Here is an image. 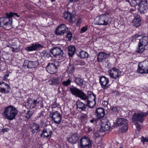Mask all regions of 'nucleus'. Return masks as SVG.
<instances>
[{
  "mask_svg": "<svg viewBox=\"0 0 148 148\" xmlns=\"http://www.w3.org/2000/svg\"><path fill=\"white\" fill-rule=\"evenodd\" d=\"M18 113L17 108L13 106L10 105L5 108L2 115L5 119L11 121L15 119Z\"/></svg>",
  "mask_w": 148,
  "mask_h": 148,
  "instance_id": "1",
  "label": "nucleus"
},
{
  "mask_svg": "<svg viewBox=\"0 0 148 148\" xmlns=\"http://www.w3.org/2000/svg\"><path fill=\"white\" fill-rule=\"evenodd\" d=\"M112 20L108 14H103L97 16L95 19V23L98 25H106L110 24Z\"/></svg>",
  "mask_w": 148,
  "mask_h": 148,
  "instance_id": "2",
  "label": "nucleus"
},
{
  "mask_svg": "<svg viewBox=\"0 0 148 148\" xmlns=\"http://www.w3.org/2000/svg\"><path fill=\"white\" fill-rule=\"evenodd\" d=\"M12 18L9 16L0 17V27L5 30L11 29L13 26L12 25Z\"/></svg>",
  "mask_w": 148,
  "mask_h": 148,
  "instance_id": "3",
  "label": "nucleus"
},
{
  "mask_svg": "<svg viewBox=\"0 0 148 148\" xmlns=\"http://www.w3.org/2000/svg\"><path fill=\"white\" fill-rule=\"evenodd\" d=\"M78 144L80 148H90L92 143L91 140L88 137L84 136L80 138Z\"/></svg>",
  "mask_w": 148,
  "mask_h": 148,
  "instance_id": "4",
  "label": "nucleus"
},
{
  "mask_svg": "<svg viewBox=\"0 0 148 148\" xmlns=\"http://www.w3.org/2000/svg\"><path fill=\"white\" fill-rule=\"evenodd\" d=\"M59 62L58 61H54L53 63H49L46 67L47 71L51 74H54L58 71L59 67Z\"/></svg>",
  "mask_w": 148,
  "mask_h": 148,
  "instance_id": "5",
  "label": "nucleus"
},
{
  "mask_svg": "<svg viewBox=\"0 0 148 148\" xmlns=\"http://www.w3.org/2000/svg\"><path fill=\"white\" fill-rule=\"evenodd\" d=\"M137 72L141 73H148V61H145L139 63Z\"/></svg>",
  "mask_w": 148,
  "mask_h": 148,
  "instance_id": "6",
  "label": "nucleus"
},
{
  "mask_svg": "<svg viewBox=\"0 0 148 148\" xmlns=\"http://www.w3.org/2000/svg\"><path fill=\"white\" fill-rule=\"evenodd\" d=\"M148 115V112H141L140 113H134L132 117V120L134 122L139 121L140 123L143 122L144 117Z\"/></svg>",
  "mask_w": 148,
  "mask_h": 148,
  "instance_id": "7",
  "label": "nucleus"
},
{
  "mask_svg": "<svg viewBox=\"0 0 148 148\" xmlns=\"http://www.w3.org/2000/svg\"><path fill=\"white\" fill-rule=\"evenodd\" d=\"M138 10L141 14H144L148 10V3L147 0H141L138 5Z\"/></svg>",
  "mask_w": 148,
  "mask_h": 148,
  "instance_id": "8",
  "label": "nucleus"
},
{
  "mask_svg": "<svg viewBox=\"0 0 148 148\" xmlns=\"http://www.w3.org/2000/svg\"><path fill=\"white\" fill-rule=\"evenodd\" d=\"M50 117L56 124H59L62 119L61 115L59 112L56 111L50 114Z\"/></svg>",
  "mask_w": 148,
  "mask_h": 148,
  "instance_id": "9",
  "label": "nucleus"
},
{
  "mask_svg": "<svg viewBox=\"0 0 148 148\" xmlns=\"http://www.w3.org/2000/svg\"><path fill=\"white\" fill-rule=\"evenodd\" d=\"M50 53L53 55L55 58H60L63 55V51L60 47H54L51 49Z\"/></svg>",
  "mask_w": 148,
  "mask_h": 148,
  "instance_id": "10",
  "label": "nucleus"
},
{
  "mask_svg": "<svg viewBox=\"0 0 148 148\" xmlns=\"http://www.w3.org/2000/svg\"><path fill=\"white\" fill-rule=\"evenodd\" d=\"M68 29L64 24H62L56 28L55 31V34L57 35H62L68 31Z\"/></svg>",
  "mask_w": 148,
  "mask_h": 148,
  "instance_id": "11",
  "label": "nucleus"
},
{
  "mask_svg": "<svg viewBox=\"0 0 148 148\" xmlns=\"http://www.w3.org/2000/svg\"><path fill=\"white\" fill-rule=\"evenodd\" d=\"M119 70L115 67H113L108 71V75L112 79H116L119 78L120 75L119 73Z\"/></svg>",
  "mask_w": 148,
  "mask_h": 148,
  "instance_id": "12",
  "label": "nucleus"
},
{
  "mask_svg": "<svg viewBox=\"0 0 148 148\" xmlns=\"http://www.w3.org/2000/svg\"><path fill=\"white\" fill-rule=\"evenodd\" d=\"M79 136L77 132L72 133L70 134V136L68 137L67 141L69 143L71 144H75L79 142Z\"/></svg>",
  "mask_w": 148,
  "mask_h": 148,
  "instance_id": "13",
  "label": "nucleus"
},
{
  "mask_svg": "<svg viewBox=\"0 0 148 148\" xmlns=\"http://www.w3.org/2000/svg\"><path fill=\"white\" fill-rule=\"evenodd\" d=\"M39 64L37 59L34 61L25 60L23 64V66H27L28 68L29 69L35 68Z\"/></svg>",
  "mask_w": 148,
  "mask_h": 148,
  "instance_id": "14",
  "label": "nucleus"
},
{
  "mask_svg": "<svg viewBox=\"0 0 148 148\" xmlns=\"http://www.w3.org/2000/svg\"><path fill=\"white\" fill-rule=\"evenodd\" d=\"M10 90V86L4 82H0V92L4 94L9 92Z\"/></svg>",
  "mask_w": 148,
  "mask_h": 148,
  "instance_id": "15",
  "label": "nucleus"
},
{
  "mask_svg": "<svg viewBox=\"0 0 148 148\" xmlns=\"http://www.w3.org/2000/svg\"><path fill=\"white\" fill-rule=\"evenodd\" d=\"M110 56L109 54L104 52H101L99 53L97 56V60L98 62H107L108 60L107 59L108 57Z\"/></svg>",
  "mask_w": 148,
  "mask_h": 148,
  "instance_id": "16",
  "label": "nucleus"
},
{
  "mask_svg": "<svg viewBox=\"0 0 148 148\" xmlns=\"http://www.w3.org/2000/svg\"><path fill=\"white\" fill-rule=\"evenodd\" d=\"M53 132L52 130L48 128H44L40 134V136L44 138H46L50 139L51 137Z\"/></svg>",
  "mask_w": 148,
  "mask_h": 148,
  "instance_id": "17",
  "label": "nucleus"
},
{
  "mask_svg": "<svg viewBox=\"0 0 148 148\" xmlns=\"http://www.w3.org/2000/svg\"><path fill=\"white\" fill-rule=\"evenodd\" d=\"M109 80L108 78L105 76H101L99 79V82L102 88L104 89L108 88V84L109 82Z\"/></svg>",
  "mask_w": 148,
  "mask_h": 148,
  "instance_id": "18",
  "label": "nucleus"
},
{
  "mask_svg": "<svg viewBox=\"0 0 148 148\" xmlns=\"http://www.w3.org/2000/svg\"><path fill=\"white\" fill-rule=\"evenodd\" d=\"M96 117L99 120H101L104 116L105 112L104 109L101 108H97L95 111Z\"/></svg>",
  "mask_w": 148,
  "mask_h": 148,
  "instance_id": "19",
  "label": "nucleus"
},
{
  "mask_svg": "<svg viewBox=\"0 0 148 148\" xmlns=\"http://www.w3.org/2000/svg\"><path fill=\"white\" fill-rule=\"evenodd\" d=\"M134 18L132 23L134 26L136 28L140 27L141 24V19L139 15L135 14L134 15Z\"/></svg>",
  "mask_w": 148,
  "mask_h": 148,
  "instance_id": "20",
  "label": "nucleus"
},
{
  "mask_svg": "<svg viewBox=\"0 0 148 148\" xmlns=\"http://www.w3.org/2000/svg\"><path fill=\"white\" fill-rule=\"evenodd\" d=\"M43 47V46L38 43H33L31 45V46L25 47V50L27 51H30L36 50L38 49L42 48Z\"/></svg>",
  "mask_w": 148,
  "mask_h": 148,
  "instance_id": "21",
  "label": "nucleus"
},
{
  "mask_svg": "<svg viewBox=\"0 0 148 148\" xmlns=\"http://www.w3.org/2000/svg\"><path fill=\"white\" fill-rule=\"evenodd\" d=\"M63 16L71 23H73L75 21V19L74 20V16L68 11L65 12Z\"/></svg>",
  "mask_w": 148,
  "mask_h": 148,
  "instance_id": "22",
  "label": "nucleus"
},
{
  "mask_svg": "<svg viewBox=\"0 0 148 148\" xmlns=\"http://www.w3.org/2000/svg\"><path fill=\"white\" fill-rule=\"evenodd\" d=\"M104 120L102 121L101 124V130L104 132L109 130L110 128V123L108 121H104Z\"/></svg>",
  "mask_w": 148,
  "mask_h": 148,
  "instance_id": "23",
  "label": "nucleus"
},
{
  "mask_svg": "<svg viewBox=\"0 0 148 148\" xmlns=\"http://www.w3.org/2000/svg\"><path fill=\"white\" fill-rule=\"evenodd\" d=\"M76 105L77 109L79 112L86 111V106L85 103H84L78 100L76 103Z\"/></svg>",
  "mask_w": 148,
  "mask_h": 148,
  "instance_id": "24",
  "label": "nucleus"
},
{
  "mask_svg": "<svg viewBox=\"0 0 148 148\" xmlns=\"http://www.w3.org/2000/svg\"><path fill=\"white\" fill-rule=\"evenodd\" d=\"M30 128L31 132L33 134L37 133L40 131V125L36 123H33L30 126Z\"/></svg>",
  "mask_w": 148,
  "mask_h": 148,
  "instance_id": "25",
  "label": "nucleus"
},
{
  "mask_svg": "<svg viewBox=\"0 0 148 148\" xmlns=\"http://www.w3.org/2000/svg\"><path fill=\"white\" fill-rule=\"evenodd\" d=\"M62 78L61 77H53L49 81V83L51 85H57L60 84L62 82Z\"/></svg>",
  "mask_w": 148,
  "mask_h": 148,
  "instance_id": "26",
  "label": "nucleus"
},
{
  "mask_svg": "<svg viewBox=\"0 0 148 148\" xmlns=\"http://www.w3.org/2000/svg\"><path fill=\"white\" fill-rule=\"evenodd\" d=\"M69 89L71 93L76 97H77L81 90L73 86H70Z\"/></svg>",
  "mask_w": 148,
  "mask_h": 148,
  "instance_id": "27",
  "label": "nucleus"
},
{
  "mask_svg": "<svg viewBox=\"0 0 148 148\" xmlns=\"http://www.w3.org/2000/svg\"><path fill=\"white\" fill-rule=\"evenodd\" d=\"M39 100L38 99H34L32 100V102L31 103H27V105L26 106L28 108L33 109L36 107L39 104Z\"/></svg>",
  "mask_w": 148,
  "mask_h": 148,
  "instance_id": "28",
  "label": "nucleus"
},
{
  "mask_svg": "<svg viewBox=\"0 0 148 148\" xmlns=\"http://www.w3.org/2000/svg\"><path fill=\"white\" fill-rule=\"evenodd\" d=\"M127 124V121L124 118H119L117 119L116 124V126L120 125H124Z\"/></svg>",
  "mask_w": 148,
  "mask_h": 148,
  "instance_id": "29",
  "label": "nucleus"
},
{
  "mask_svg": "<svg viewBox=\"0 0 148 148\" xmlns=\"http://www.w3.org/2000/svg\"><path fill=\"white\" fill-rule=\"evenodd\" d=\"M87 101L88 100L95 101V100H96V95L93 93V92L91 91H88L87 92Z\"/></svg>",
  "mask_w": 148,
  "mask_h": 148,
  "instance_id": "30",
  "label": "nucleus"
},
{
  "mask_svg": "<svg viewBox=\"0 0 148 148\" xmlns=\"http://www.w3.org/2000/svg\"><path fill=\"white\" fill-rule=\"evenodd\" d=\"M139 43L141 44L144 47L147 46L148 45V36H143L141 39L139 40Z\"/></svg>",
  "mask_w": 148,
  "mask_h": 148,
  "instance_id": "31",
  "label": "nucleus"
},
{
  "mask_svg": "<svg viewBox=\"0 0 148 148\" xmlns=\"http://www.w3.org/2000/svg\"><path fill=\"white\" fill-rule=\"evenodd\" d=\"M77 97L79 98L81 100H83L85 103L87 101V95L82 90L77 95Z\"/></svg>",
  "mask_w": 148,
  "mask_h": 148,
  "instance_id": "32",
  "label": "nucleus"
},
{
  "mask_svg": "<svg viewBox=\"0 0 148 148\" xmlns=\"http://www.w3.org/2000/svg\"><path fill=\"white\" fill-rule=\"evenodd\" d=\"M68 54L69 57H72L76 51L75 47L73 45H70L68 47Z\"/></svg>",
  "mask_w": 148,
  "mask_h": 148,
  "instance_id": "33",
  "label": "nucleus"
},
{
  "mask_svg": "<svg viewBox=\"0 0 148 148\" xmlns=\"http://www.w3.org/2000/svg\"><path fill=\"white\" fill-rule=\"evenodd\" d=\"M96 100L95 101L88 100L86 101L85 103L86 104V107L91 108H93L96 106Z\"/></svg>",
  "mask_w": 148,
  "mask_h": 148,
  "instance_id": "34",
  "label": "nucleus"
},
{
  "mask_svg": "<svg viewBox=\"0 0 148 148\" xmlns=\"http://www.w3.org/2000/svg\"><path fill=\"white\" fill-rule=\"evenodd\" d=\"M84 79L79 77H75V82L77 85L79 86H82L83 84Z\"/></svg>",
  "mask_w": 148,
  "mask_h": 148,
  "instance_id": "35",
  "label": "nucleus"
},
{
  "mask_svg": "<svg viewBox=\"0 0 148 148\" xmlns=\"http://www.w3.org/2000/svg\"><path fill=\"white\" fill-rule=\"evenodd\" d=\"M88 54L85 51L81 50L79 52L78 56L82 58H87L88 57Z\"/></svg>",
  "mask_w": 148,
  "mask_h": 148,
  "instance_id": "36",
  "label": "nucleus"
},
{
  "mask_svg": "<svg viewBox=\"0 0 148 148\" xmlns=\"http://www.w3.org/2000/svg\"><path fill=\"white\" fill-rule=\"evenodd\" d=\"M143 45L138 43V47L136 49V53H142L145 50V48L143 47H142Z\"/></svg>",
  "mask_w": 148,
  "mask_h": 148,
  "instance_id": "37",
  "label": "nucleus"
},
{
  "mask_svg": "<svg viewBox=\"0 0 148 148\" xmlns=\"http://www.w3.org/2000/svg\"><path fill=\"white\" fill-rule=\"evenodd\" d=\"M71 82V78L69 77L66 81L62 82V84L64 86L67 87L70 85Z\"/></svg>",
  "mask_w": 148,
  "mask_h": 148,
  "instance_id": "38",
  "label": "nucleus"
},
{
  "mask_svg": "<svg viewBox=\"0 0 148 148\" xmlns=\"http://www.w3.org/2000/svg\"><path fill=\"white\" fill-rule=\"evenodd\" d=\"M5 14L7 16H9L11 18H12V17L14 16L15 17L16 16L18 17H20V16L18 15V13H14L12 12H10L9 13H6Z\"/></svg>",
  "mask_w": 148,
  "mask_h": 148,
  "instance_id": "39",
  "label": "nucleus"
},
{
  "mask_svg": "<svg viewBox=\"0 0 148 148\" xmlns=\"http://www.w3.org/2000/svg\"><path fill=\"white\" fill-rule=\"evenodd\" d=\"M75 70V67L73 66L70 65L68 67L67 71L69 73H73L74 72Z\"/></svg>",
  "mask_w": 148,
  "mask_h": 148,
  "instance_id": "40",
  "label": "nucleus"
},
{
  "mask_svg": "<svg viewBox=\"0 0 148 148\" xmlns=\"http://www.w3.org/2000/svg\"><path fill=\"white\" fill-rule=\"evenodd\" d=\"M128 129V125L126 124L123 125L120 129V130L121 132L122 133L126 132Z\"/></svg>",
  "mask_w": 148,
  "mask_h": 148,
  "instance_id": "41",
  "label": "nucleus"
},
{
  "mask_svg": "<svg viewBox=\"0 0 148 148\" xmlns=\"http://www.w3.org/2000/svg\"><path fill=\"white\" fill-rule=\"evenodd\" d=\"M66 32L65 36L68 39L69 41H70L72 38V34L71 32L70 31H67Z\"/></svg>",
  "mask_w": 148,
  "mask_h": 148,
  "instance_id": "42",
  "label": "nucleus"
},
{
  "mask_svg": "<svg viewBox=\"0 0 148 148\" xmlns=\"http://www.w3.org/2000/svg\"><path fill=\"white\" fill-rule=\"evenodd\" d=\"M33 110H28L26 113V115L25 116V117L27 119L29 118L33 114Z\"/></svg>",
  "mask_w": 148,
  "mask_h": 148,
  "instance_id": "43",
  "label": "nucleus"
},
{
  "mask_svg": "<svg viewBox=\"0 0 148 148\" xmlns=\"http://www.w3.org/2000/svg\"><path fill=\"white\" fill-rule=\"evenodd\" d=\"M75 64L76 65L83 66L85 64L84 62L82 60H75L74 62Z\"/></svg>",
  "mask_w": 148,
  "mask_h": 148,
  "instance_id": "44",
  "label": "nucleus"
},
{
  "mask_svg": "<svg viewBox=\"0 0 148 148\" xmlns=\"http://www.w3.org/2000/svg\"><path fill=\"white\" fill-rule=\"evenodd\" d=\"M144 35L145 34H143L141 35H140L138 34H135L134 36H132V41H136V39H137V38L139 37L142 36H144Z\"/></svg>",
  "mask_w": 148,
  "mask_h": 148,
  "instance_id": "45",
  "label": "nucleus"
},
{
  "mask_svg": "<svg viewBox=\"0 0 148 148\" xmlns=\"http://www.w3.org/2000/svg\"><path fill=\"white\" fill-rule=\"evenodd\" d=\"M42 54L44 56L47 58H49L51 56V55L49 53H48L46 51H44L42 52Z\"/></svg>",
  "mask_w": 148,
  "mask_h": 148,
  "instance_id": "46",
  "label": "nucleus"
},
{
  "mask_svg": "<svg viewBox=\"0 0 148 148\" xmlns=\"http://www.w3.org/2000/svg\"><path fill=\"white\" fill-rule=\"evenodd\" d=\"M88 29V26H85L82 27L81 29L80 33H83L85 32Z\"/></svg>",
  "mask_w": 148,
  "mask_h": 148,
  "instance_id": "47",
  "label": "nucleus"
},
{
  "mask_svg": "<svg viewBox=\"0 0 148 148\" xmlns=\"http://www.w3.org/2000/svg\"><path fill=\"white\" fill-rule=\"evenodd\" d=\"M98 120H99L96 117V118H92L90 121V122L91 123H97V121Z\"/></svg>",
  "mask_w": 148,
  "mask_h": 148,
  "instance_id": "48",
  "label": "nucleus"
},
{
  "mask_svg": "<svg viewBox=\"0 0 148 148\" xmlns=\"http://www.w3.org/2000/svg\"><path fill=\"white\" fill-rule=\"evenodd\" d=\"M135 125L136 126L137 130L138 131H140L141 129V125H140L137 122L135 123Z\"/></svg>",
  "mask_w": 148,
  "mask_h": 148,
  "instance_id": "49",
  "label": "nucleus"
},
{
  "mask_svg": "<svg viewBox=\"0 0 148 148\" xmlns=\"http://www.w3.org/2000/svg\"><path fill=\"white\" fill-rule=\"evenodd\" d=\"M118 107L117 106L113 107L111 109V110L114 112L118 113L119 112L118 109Z\"/></svg>",
  "mask_w": 148,
  "mask_h": 148,
  "instance_id": "50",
  "label": "nucleus"
},
{
  "mask_svg": "<svg viewBox=\"0 0 148 148\" xmlns=\"http://www.w3.org/2000/svg\"><path fill=\"white\" fill-rule=\"evenodd\" d=\"M44 112L43 111H41L40 113L38 114L37 116V117L38 118H41L42 117H43L44 116Z\"/></svg>",
  "mask_w": 148,
  "mask_h": 148,
  "instance_id": "51",
  "label": "nucleus"
},
{
  "mask_svg": "<svg viewBox=\"0 0 148 148\" xmlns=\"http://www.w3.org/2000/svg\"><path fill=\"white\" fill-rule=\"evenodd\" d=\"M141 140L143 143H144L146 142H148V138H144L143 136H142Z\"/></svg>",
  "mask_w": 148,
  "mask_h": 148,
  "instance_id": "52",
  "label": "nucleus"
},
{
  "mask_svg": "<svg viewBox=\"0 0 148 148\" xmlns=\"http://www.w3.org/2000/svg\"><path fill=\"white\" fill-rule=\"evenodd\" d=\"M58 107V104L56 102H54L52 105L51 107L52 108H55Z\"/></svg>",
  "mask_w": 148,
  "mask_h": 148,
  "instance_id": "53",
  "label": "nucleus"
},
{
  "mask_svg": "<svg viewBox=\"0 0 148 148\" xmlns=\"http://www.w3.org/2000/svg\"><path fill=\"white\" fill-rule=\"evenodd\" d=\"M108 101H104L102 102V104L104 107H106L108 105Z\"/></svg>",
  "mask_w": 148,
  "mask_h": 148,
  "instance_id": "54",
  "label": "nucleus"
},
{
  "mask_svg": "<svg viewBox=\"0 0 148 148\" xmlns=\"http://www.w3.org/2000/svg\"><path fill=\"white\" fill-rule=\"evenodd\" d=\"M9 130V128H5L3 129L2 131L3 132H7Z\"/></svg>",
  "mask_w": 148,
  "mask_h": 148,
  "instance_id": "55",
  "label": "nucleus"
},
{
  "mask_svg": "<svg viewBox=\"0 0 148 148\" xmlns=\"http://www.w3.org/2000/svg\"><path fill=\"white\" fill-rule=\"evenodd\" d=\"M9 74L8 73H6V74H5V75H4V78L5 79H6V78L7 77H9Z\"/></svg>",
  "mask_w": 148,
  "mask_h": 148,
  "instance_id": "56",
  "label": "nucleus"
},
{
  "mask_svg": "<svg viewBox=\"0 0 148 148\" xmlns=\"http://www.w3.org/2000/svg\"><path fill=\"white\" fill-rule=\"evenodd\" d=\"M17 49H16L14 47L12 48V51L13 52H17Z\"/></svg>",
  "mask_w": 148,
  "mask_h": 148,
  "instance_id": "57",
  "label": "nucleus"
},
{
  "mask_svg": "<svg viewBox=\"0 0 148 148\" xmlns=\"http://www.w3.org/2000/svg\"><path fill=\"white\" fill-rule=\"evenodd\" d=\"M95 137L96 138H97L99 136V135L98 133L95 132L94 134Z\"/></svg>",
  "mask_w": 148,
  "mask_h": 148,
  "instance_id": "58",
  "label": "nucleus"
},
{
  "mask_svg": "<svg viewBox=\"0 0 148 148\" xmlns=\"http://www.w3.org/2000/svg\"><path fill=\"white\" fill-rule=\"evenodd\" d=\"M82 20L80 18H79L77 21V24H79L80 23H81Z\"/></svg>",
  "mask_w": 148,
  "mask_h": 148,
  "instance_id": "59",
  "label": "nucleus"
},
{
  "mask_svg": "<svg viewBox=\"0 0 148 148\" xmlns=\"http://www.w3.org/2000/svg\"><path fill=\"white\" fill-rule=\"evenodd\" d=\"M88 131L89 132H91L92 131V129L90 127H88Z\"/></svg>",
  "mask_w": 148,
  "mask_h": 148,
  "instance_id": "60",
  "label": "nucleus"
},
{
  "mask_svg": "<svg viewBox=\"0 0 148 148\" xmlns=\"http://www.w3.org/2000/svg\"><path fill=\"white\" fill-rule=\"evenodd\" d=\"M70 2H73V1H75V2H77L79 1V0H69Z\"/></svg>",
  "mask_w": 148,
  "mask_h": 148,
  "instance_id": "61",
  "label": "nucleus"
},
{
  "mask_svg": "<svg viewBox=\"0 0 148 148\" xmlns=\"http://www.w3.org/2000/svg\"><path fill=\"white\" fill-rule=\"evenodd\" d=\"M111 64H110V63H108V64L107 67H110L111 66Z\"/></svg>",
  "mask_w": 148,
  "mask_h": 148,
  "instance_id": "62",
  "label": "nucleus"
},
{
  "mask_svg": "<svg viewBox=\"0 0 148 148\" xmlns=\"http://www.w3.org/2000/svg\"><path fill=\"white\" fill-rule=\"evenodd\" d=\"M51 0V2H54L55 1V0Z\"/></svg>",
  "mask_w": 148,
  "mask_h": 148,
  "instance_id": "63",
  "label": "nucleus"
},
{
  "mask_svg": "<svg viewBox=\"0 0 148 148\" xmlns=\"http://www.w3.org/2000/svg\"><path fill=\"white\" fill-rule=\"evenodd\" d=\"M25 111H26V110H23V112H25Z\"/></svg>",
  "mask_w": 148,
  "mask_h": 148,
  "instance_id": "64",
  "label": "nucleus"
}]
</instances>
